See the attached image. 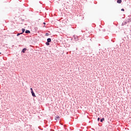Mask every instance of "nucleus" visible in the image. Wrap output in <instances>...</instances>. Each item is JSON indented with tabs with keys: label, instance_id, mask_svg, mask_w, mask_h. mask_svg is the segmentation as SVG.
I'll list each match as a JSON object with an SVG mask.
<instances>
[{
	"label": "nucleus",
	"instance_id": "obj_5",
	"mask_svg": "<svg viewBox=\"0 0 131 131\" xmlns=\"http://www.w3.org/2000/svg\"><path fill=\"white\" fill-rule=\"evenodd\" d=\"M104 120H105V119L104 118L100 119L101 122H103V121H104Z\"/></svg>",
	"mask_w": 131,
	"mask_h": 131
},
{
	"label": "nucleus",
	"instance_id": "obj_10",
	"mask_svg": "<svg viewBox=\"0 0 131 131\" xmlns=\"http://www.w3.org/2000/svg\"><path fill=\"white\" fill-rule=\"evenodd\" d=\"M46 36H49V34L48 33H46Z\"/></svg>",
	"mask_w": 131,
	"mask_h": 131
},
{
	"label": "nucleus",
	"instance_id": "obj_9",
	"mask_svg": "<svg viewBox=\"0 0 131 131\" xmlns=\"http://www.w3.org/2000/svg\"><path fill=\"white\" fill-rule=\"evenodd\" d=\"M46 44L47 45V46H50V43H49L48 42H47Z\"/></svg>",
	"mask_w": 131,
	"mask_h": 131
},
{
	"label": "nucleus",
	"instance_id": "obj_13",
	"mask_svg": "<svg viewBox=\"0 0 131 131\" xmlns=\"http://www.w3.org/2000/svg\"><path fill=\"white\" fill-rule=\"evenodd\" d=\"M30 90H31V92H32V91H33V90H32V88H31Z\"/></svg>",
	"mask_w": 131,
	"mask_h": 131
},
{
	"label": "nucleus",
	"instance_id": "obj_12",
	"mask_svg": "<svg viewBox=\"0 0 131 131\" xmlns=\"http://www.w3.org/2000/svg\"><path fill=\"white\" fill-rule=\"evenodd\" d=\"M121 11H123V12H124V9H122Z\"/></svg>",
	"mask_w": 131,
	"mask_h": 131
},
{
	"label": "nucleus",
	"instance_id": "obj_14",
	"mask_svg": "<svg viewBox=\"0 0 131 131\" xmlns=\"http://www.w3.org/2000/svg\"><path fill=\"white\" fill-rule=\"evenodd\" d=\"M43 24H44V25H46V23H43Z\"/></svg>",
	"mask_w": 131,
	"mask_h": 131
},
{
	"label": "nucleus",
	"instance_id": "obj_4",
	"mask_svg": "<svg viewBox=\"0 0 131 131\" xmlns=\"http://www.w3.org/2000/svg\"><path fill=\"white\" fill-rule=\"evenodd\" d=\"M47 41L48 42H51V41H52V39H51V38H49L47 39Z\"/></svg>",
	"mask_w": 131,
	"mask_h": 131
},
{
	"label": "nucleus",
	"instance_id": "obj_2",
	"mask_svg": "<svg viewBox=\"0 0 131 131\" xmlns=\"http://www.w3.org/2000/svg\"><path fill=\"white\" fill-rule=\"evenodd\" d=\"M117 3L118 4H121V3H122V0H117Z\"/></svg>",
	"mask_w": 131,
	"mask_h": 131
},
{
	"label": "nucleus",
	"instance_id": "obj_6",
	"mask_svg": "<svg viewBox=\"0 0 131 131\" xmlns=\"http://www.w3.org/2000/svg\"><path fill=\"white\" fill-rule=\"evenodd\" d=\"M21 30L23 32L22 33H24V32H25V29H22Z\"/></svg>",
	"mask_w": 131,
	"mask_h": 131
},
{
	"label": "nucleus",
	"instance_id": "obj_11",
	"mask_svg": "<svg viewBox=\"0 0 131 131\" xmlns=\"http://www.w3.org/2000/svg\"><path fill=\"white\" fill-rule=\"evenodd\" d=\"M97 120L98 121H100V118H98Z\"/></svg>",
	"mask_w": 131,
	"mask_h": 131
},
{
	"label": "nucleus",
	"instance_id": "obj_8",
	"mask_svg": "<svg viewBox=\"0 0 131 131\" xmlns=\"http://www.w3.org/2000/svg\"><path fill=\"white\" fill-rule=\"evenodd\" d=\"M20 34H23V33H18L17 34V36H19V35H20Z\"/></svg>",
	"mask_w": 131,
	"mask_h": 131
},
{
	"label": "nucleus",
	"instance_id": "obj_15",
	"mask_svg": "<svg viewBox=\"0 0 131 131\" xmlns=\"http://www.w3.org/2000/svg\"><path fill=\"white\" fill-rule=\"evenodd\" d=\"M0 54H2V53H0Z\"/></svg>",
	"mask_w": 131,
	"mask_h": 131
},
{
	"label": "nucleus",
	"instance_id": "obj_7",
	"mask_svg": "<svg viewBox=\"0 0 131 131\" xmlns=\"http://www.w3.org/2000/svg\"><path fill=\"white\" fill-rule=\"evenodd\" d=\"M26 33H30V31L29 30H26L25 32Z\"/></svg>",
	"mask_w": 131,
	"mask_h": 131
},
{
	"label": "nucleus",
	"instance_id": "obj_3",
	"mask_svg": "<svg viewBox=\"0 0 131 131\" xmlns=\"http://www.w3.org/2000/svg\"><path fill=\"white\" fill-rule=\"evenodd\" d=\"M26 51H27L26 48H24L23 49L22 52L24 53H25V52H26Z\"/></svg>",
	"mask_w": 131,
	"mask_h": 131
},
{
	"label": "nucleus",
	"instance_id": "obj_1",
	"mask_svg": "<svg viewBox=\"0 0 131 131\" xmlns=\"http://www.w3.org/2000/svg\"><path fill=\"white\" fill-rule=\"evenodd\" d=\"M31 94H32V95L33 96V97H36V96H35V94L34 93L33 91H31Z\"/></svg>",
	"mask_w": 131,
	"mask_h": 131
}]
</instances>
